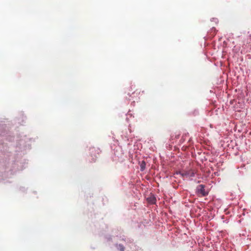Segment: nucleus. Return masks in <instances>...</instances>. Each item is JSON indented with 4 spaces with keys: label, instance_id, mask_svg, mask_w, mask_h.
Masks as SVG:
<instances>
[{
    "label": "nucleus",
    "instance_id": "4",
    "mask_svg": "<svg viewBox=\"0 0 251 251\" xmlns=\"http://www.w3.org/2000/svg\"><path fill=\"white\" fill-rule=\"evenodd\" d=\"M181 176L184 177V178H187V177H192V176H194V173L193 172H191V173H182L181 174Z\"/></svg>",
    "mask_w": 251,
    "mask_h": 251
},
{
    "label": "nucleus",
    "instance_id": "6",
    "mask_svg": "<svg viewBox=\"0 0 251 251\" xmlns=\"http://www.w3.org/2000/svg\"><path fill=\"white\" fill-rule=\"evenodd\" d=\"M90 153L92 154H94V156H95V153H96V150L95 149V148H90Z\"/></svg>",
    "mask_w": 251,
    "mask_h": 251
},
{
    "label": "nucleus",
    "instance_id": "1",
    "mask_svg": "<svg viewBox=\"0 0 251 251\" xmlns=\"http://www.w3.org/2000/svg\"><path fill=\"white\" fill-rule=\"evenodd\" d=\"M140 91L136 88L135 85H131L127 92V95L129 97L135 98L140 94Z\"/></svg>",
    "mask_w": 251,
    "mask_h": 251
},
{
    "label": "nucleus",
    "instance_id": "3",
    "mask_svg": "<svg viewBox=\"0 0 251 251\" xmlns=\"http://www.w3.org/2000/svg\"><path fill=\"white\" fill-rule=\"evenodd\" d=\"M147 201L150 204H154L156 202V198L154 196H151L147 198Z\"/></svg>",
    "mask_w": 251,
    "mask_h": 251
},
{
    "label": "nucleus",
    "instance_id": "7",
    "mask_svg": "<svg viewBox=\"0 0 251 251\" xmlns=\"http://www.w3.org/2000/svg\"><path fill=\"white\" fill-rule=\"evenodd\" d=\"M145 162H144V161H143V162L142 163V164L141 165V170L142 171H143V170H144V169H145Z\"/></svg>",
    "mask_w": 251,
    "mask_h": 251
},
{
    "label": "nucleus",
    "instance_id": "2",
    "mask_svg": "<svg viewBox=\"0 0 251 251\" xmlns=\"http://www.w3.org/2000/svg\"><path fill=\"white\" fill-rule=\"evenodd\" d=\"M205 185L201 184L197 187L196 193L201 197H205L208 194V192L205 189Z\"/></svg>",
    "mask_w": 251,
    "mask_h": 251
},
{
    "label": "nucleus",
    "instance_id": "5",
    "mask_svg": "<svg viewBox=\"0 0 251 251\" xmlns=\"http://www.w3.org/2000/svg\"><path fill=\"white\" fill-rule=\"evenodd\" d=\"M116 247L118 248V249L120 250V251H125V247L122 244L117 245Z\"/></svg>",
    "mask_w": 251,
    "mask_h": 251
}]
</instances>
